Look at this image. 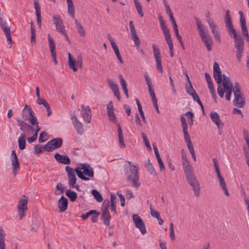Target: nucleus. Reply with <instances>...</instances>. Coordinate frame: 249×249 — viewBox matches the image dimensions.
Returning a JSON list of instances; mask_svg holds the SVG:
<instances>
[{"mask_svg":"<svg viewBox=\"0 0 249 249\" xmlns=\"http://www.w3.org/2000/svg\"><path fill=\"white\" fill-rule=\"evenodd\" d=\"M224 21L229 35L234 38V46L236 50V57L238 62H240L244 52V41L241 36L236 34L231 22L229 10L226 11Z\"/></svg>","mask_w":249,"mask_h":249,"instance_id":"obj_1","label":"nucleus"},{"mask_svg":"<svg viewBox=\"0 0 249 249\" xmlns=\"http://www.w3.org/2000/svg\"><path fill=\"white\" fill-rule=\"evenodd\" d=\"M195 19L201 39L206 46L207 50L210 51L212 49L213 40L211 37L205 31V27L199 19L196 17H195Z\"/></svg>","mask_w":249,"mask_h":249,"instance_id":"obj_2","label":"nucleus"},{"mask_svg":"<svg viewBox=\"0 0 249 249\" xmlns=\"http://www.w3.org/2000/svg\"><path fill=\"white\" fill-rule=\"evenodd\" d=\"M75 172L80 179L87 181L89 180V178L86 177L83 175V173L86 176L92 178L94 176V171L92 167L88 163H81L75 169Z\"/></svg>","mask_w":249,"mask_h":249,"instance_id":"obj_3","label":"nucleus"},{"mask_svg":"<svg viewBox=\"0 0 249 249\" xmlns=\"http://www.w3.org/2000/svg\"><path fill=\"white\" fill-rule=\"evenodd\" d=\"M129 171L130 175L128 176L127 180L131 181L132 186L136 188L139 187L140 185V182L138 174V167L136 165H130Z\"/></svg>","mask_w":249,"mask_h":249,"instance_id":"obj_4","label":"nucleus"},{"mask_svg":"<svg viewBox=\"0 0 249 249\" xmlns=\"http://www.w3.org/2000/svg\"><path fill=\"white\" fill-rule=\"evenodd\" d=\"M186 178L187 183L192 187L195 195L196 196H199L200 193V184L195 174Z\"/></svg>","mask_w":249,"mask_h":249,"instance_id":"obj_5","label":"nucleus"},{"mask_svg":"<svg viewBox=\"0 0 249 249\" xmlns=\"http://www.w3.org/2000/svg\"><path fill=\"white\" fill-rule=\"evenodd\" d=\"M28 197L26 196L23 195L18 202L17 207L20 219H21L24 216L25 212L28 209Z\"/></svg>","mask_w":249,"mask_h":249,"instance_id":"obj_6","label":"nucleus"},{"mask_svg":"<svg viewBox=\"0 0 249 249\" xmlns=\"http://www.w3.org/2000/svg\"><path fill=\"white\" fill-rule=\"evenodd\" d=\"M62 139L60 138H56L53 139L45 145L44 148L48 151H52L54 149L59 148L62 144Z\"/></svg>","mask_w":249,"mask_h":249,"instance_id":"obj_7","label":"nucleus"},{"mask_svg":"<svg viewBox=\"0 0 249 249\" xmlns=\"http://www.w3.org/2000/svg\"><path fill=\"white\" fill-rule=\"evenodd\" d=\"M152 47L153 50L154 56L156 62V68L161 73H162L163 70L161 65V57L160 50L157 45L155 44H153Z\"/></svg>","mask_w":249,"mask_h":249,"instance_id":"obj_8","label":"nucleus"},{"mask_svg":"<svg viewBox=\"0 0 249 249\" xmlns=\"http://www.w3.org/2000/svg\"><path fill=\"white\" fill-rule=\"evenodd\" d=\"M65 170L67 173L68 178V184L70 188H73L74 185L75 184L76 181V175L75 174V170L70 166H66Z\"/></svg>","mask_w":249,"mask_h":249,"instance_id":"obj_9","label":"nucleus"},{"mask_svg":"<svg viewBox=\"0 0 249 249\" xmlns=\"http://www.w3.org/2000/svg\"><path fill=\"white\" fill-rule=\"evenodd\" d=\"M133 220L135 223V227L138 228L142 234L146 232L144 223L141 218L137 214L133 215Z\"/></svg>","mask_w":249,"mask_h":249,"instance_id":"obj_10","label":"nucleus"},{"mask_svg":"<svg viewBox=\"0 0 249 249\" xmlns=\"http://www.w3.org/2000/svg\"><path fill=\"white\" fill-rule=\"evenodd\" d=\"M210 117L212 121L216 125L218 129V133L221 135L222 128L224 126L223 123L221 122L219 115L214 111H212L210 113Z\"/></svg>","mask_w":249,"mask_h":249,"instance_id":"obj_11","label":"nucleus"},{"mask_svg":"<svg viewBox=\"0 0 249 249\" xmlns=\"http://www.w3.org/2000/svg\"><path fill=\"white\" fill-rule=\"evenodd\" d=\"M213 77L215 80L218 84H220L222 81L223 75L218 64L217 62H214L213 65Z\"/></svg>","mask_w":249,"mask_h":249,"instance_id":"obj_12","label":"nucleus"},{"mask_svg":"<svg viewBox=\"0 0 249 249\" xmlns=\"http://www.w3.org/2000/svg\"><path fill=\"white\" fill-rule=\"evenodd\" d=\"M31 124L33 126H35L36 127V130L34 135L32 137L27 139V141L29 143H32L36 140L37 137L38 132L41 129L40 127L38 125L37 120L34 117H32V118L31 119Z\"/></svg>","mask_w":249,"mask_h":249,"instance_id":"obj_13","label":"nucleus"},{"mask_svg":"<svg viewBox=\"0 0 249 249\" xmlns=\"http://www.w3.org/2000/svg\"><path fill=\"white\" fill-rule=\"evenodd\" d=\"M109 201L107 200V204H109ZM109 205H108L106 208L103 211L101 215V220L103 221L104 224L107 226L110 225V221L111 216L109 212L108 207Z\"/></svg>","mask_w":249,"mask_h":249,"instance_id":"obj_14","label":"nucleus"},{"mask_svg":"<svg viewBox=\"0 0 249 249\" xmlns=\"http://www.w3.org/2000/svg\"><path fill=\"white\" fill-rule=\"evenodd\" d=\"M82 109V115L87 123H89L91 119V111L89 106L86 107L84 105L81 107Z\"/></svg>","mask_w":249,"mask_h":249,"instance_id":"obj_15","label":"nucleus"},{"mask_svg":"<svg viewBox=\"0 0 249 249\" xmlns=\"http://www.w3.org/2000/svg\"><path fill=\"white\" fill-rule=\"evenodd\" d=\"M68 57H69V63L68 65L70 68L72 69L74 71H77L78 68L76 67V64L79 67L81 68L82 66V61L81 58H80V60H77L76 61L74 59H72L71 57V55L70 53H68Z\"/></svg>","mask_w":249,"mask_h":249,"instance_id":"obj_16","label":"nucleus"},{"mask_svg":"<svg viewBox=\"0 0 249 249\" xmlns=\"http://www.w3.org/2000/svg\"><path fill=\"white\" fill-rule=\"evenodd\" d=\"M53 22L55 24L56 30L59 33H61L65 30L61 18L59 15L54 16L53 17Z\"/></svg>","mask_w":249,"mask_h":249,"instance_id":"obj_17","label":"nucleus"},{"mask_svg":"<svg viewBox=\"0 0 249 249\" xmlns=\"http://www.w3.org/2000/svg\"><path fill=\"white\" fill-rule=\"evenodd\" d=\"M48 38L49 40V45L50 49L51 55L53 58L55 64L56 65L57 64V62L56 60L55 43L53 40V38L49 34L48 35Z\"/></svg>","mask_w":249,"mask_h":249,"instance_id":"obj_18","label":"nucleus"},{"mask_svg":"<svg viewBox=\"0 0 249 249\" xmlns=\"http://www.w3.org/2000/svg\"><path fill=\"white\" fill-rule=\"evenodd\" d=\"M129 24L130 26V33L133 41H134V43L136 46L139 47L141 44V41L136 34V31L133 24V22L132 21H130Z\"/></svg>","mask_w":249,"mask_h":249,"instance_id":"obj_19","label":"nucleus"},{"mask_svg":"<svg viewBox=\"0 0 249 249\" xmlns=\"http://www.w3.org/2000/svg\"><path fill=\"white\" fill-rule=\"evenodd\" d=\"M71 119L72 124L76 130L77 133L80 135H83L84 133V129L82 124L78 121L77 118L75 115H73Z\"/></svg>","mask_w":249,"mask_h":249,"instance_id":"obj_20","label":"nucleus"},{"mask_svg":"<svg viewBox=\"0 0 249 249\" xmlns=\"http://www.w3.org/2000/svg\"><path fill=\"white\" fill-rule=\"evenodd\" d=\"M107 114L109 120L111 121L116 122V117L114 112V107L113 102L110 101L107 105Z\"/></svg>","mask_w":249,"mask_h":249,"instance_id":"obj_21","label":"nucleus"},{"mask_svg":"<svg viewBox=\"0 0 249 249\" xmlns=\"http://www.w3.org/2000/svg\"><path fill=\"white\" fill-rule=\"evenodd\" d=\"M1 28L6 37L8 44H12V40L11 36V31L10 28L8 26L6 21L0 25Z\"/></svg>","mask_w":249,"mask_h":249,"instance_id":"obj_22","label":"nucleus"},{"mask_svg":"<svg viewBox=\"0 0 249 249\" xmlns=\"http://www.w3.org/2000/svg\"><path fill=\"white\" fill-rule=\"evenodd\" d=\"M16 121L17 122L18 125L20 127V129L21 131L24 132L27 129L31 131L34 130V128L32 125H31L27 124L21 119L18 118L16 119Z\"/></svg>","mask_w":249,"mask_h":249,"instance_id":"obj_23","label":"nucleus"},{"mask_svg":"<svg viewBox=\"0 0 249 249\" xmlns=\"http://www.w3.org/2000/svg\"><path fill=\"white\" fill-rule=\"evenodd\" d=\"M182 167L186 178L195 174L189 161L183 162Z\"/></svg>","mask_w":249,"mask_h":249,"instance_id":"obj_24","label":"nucleus"},{"mask_svg":"<svg viewBox=\"0 0 249 249\" xmlns=\"http://www.w3.org/2000/svg\"><path fill=\"white\" fill-rule=\"evenodd\" d=\"M58 207L59 208V212L62 213L65 212L68 207V201L67 198L62 196L58 200Z\"/></svg>","mask_w":249,"mask_h":249,"instance_id":"obj_25","label":"nucleus"},{"mask_svg":"<svg viewBox=\"0 0 249 249\" xmlns=\"http://www.w3.org/2000/svg\"><path fill=\"white\" fill-rule=\"evenodd\" d=\"M55 159L59 163L64 164H69L71 163V160L67 155H62L57 153L54 154Z\"/></svg>","mask_w":249,"mask_h":249,"instance_id":"obj_26","label":"nucleus"},{"mask_svg":"<svg viewBox=\"0 0 249 249\" xmlns=\"http://www.w3.org/2000/svg\"><path fill=\"white\" fill-rule=\"evenodd\" d=\"M144 77L146 82L147 85L148 87V90L151 97H152V101L157 99L154 91L152 87L151 81L148 76L147 72H145L144 74Z\"/></svg>","mask_w":249,"mask_h":249,"instance_id":"obj_27","label":"nucleus"},{"mask_svg":"<svg viewBox=\"0 0 249 249\" xmlns=\"http://www.w3.org/2000/svg\"><path fill=\"white\" fill-rule=\"evenodd\" d=\"M209 26L211 29L212 33L213 34L215 40L218 42L221 41L220 36L218 31V28L214 23H209Z\"/></svg>","mask_w":249,"mask_h":249,"instance_id":"obj_28","label":"nucleus"},{"mask_svg":"<svg viewBox=\"0 0 249 249\" xmlns=\"http://www.w3.org/2000/svg\"><path fill=\"white\" fill-rule=\"evenodd\" d=\"M233 104L237 107L241 108L245 105L244 99L242 94L234 95Z\"/></svg>","mask_w":249,"mask_h":249,"instance_id":"obj_29","label":"nucleus"},{"mask_svg":"<svg viewBox=\"0 0 249 249\" xmlns=\"http://www.w3.org/2000/svg\"><path fill=\"white\" fill-rule=\"evenodd\" d=\"M35 8L36 10V21L37 25L39 27L41 26V17L40 11V6L38 0H35L34 2Z\"/></svg>","mask_w":249,"mask_h":249,"instance_id":"obj_30","label":"nucleus"},{"mask_svg":"<svg viewBox=\"0 0 249 249\" xmlns=\"http://www.w3.org/2000/svg\"><path fill=\"white\" fill-rule=\"evenodd\" d=\"M119 146L120 148L125 147V144L124 142L123 132L119 124H117Z\"/></svg>","mask_w":249,"mask_h":249,"instance_id":"obj_31","label":"nucleus"},{"mask_svg":"<svg viewBox=\"0 0 249 249\" xmlns=\"http://www.w3.org/2000/svg\"><path fill=\"white\" fill-rule=\"evenodd\" d=\"M27 113L28 115H27L26 112H23L22 116L24 120L29 121L30 123L31 119L32 118V117L35 118L36 120H37L36 117L34 115V113L31 108H29V111H27Z\"/></svg>","mask_w":249,"mask_h":249,"instance_id":"obj_32","label":"nucleus"},{"mask_svg":"<svg viewBox=\"0 0 249 249\" xmlns=\"http://www.w3.org/2000/svg\"><path fill=\"white\" fill-rule=\"evenodd\" d=\"M74 21L77 32L80 36L84 37L86 36V30L84 28L76 19H75Z\"/></svg>","mask_w":249,"mask_h":249,"instance_id":"obj_33","label":"nucleus"},{"mask_svg":"<svg viewBox=\"0 0 249 249\" xmlns=\"http://www.w3.org/2000/svg\"><path fill=\"white\" fill-rule=\"evenodd\" d=\"M222 86L224 89H227L229 88H232V83L230 79L228 77L225 76L223 75L222 77Z\"/></svg>","mask_w":249,"mask_h":249,"instance_id":"obj_34","label":"nucleus"},{"mask_svg":"<svg viewBox=\"0 0 249 249\" xmlns=\"http://www.w3.org/2000/svg\"><path fill=\"white\" fill-rule=\"evenodd\" d=\"M26 135L25 133H22L20 137L18 138V143L19 148L20 150H23L25 147L26 144Z\"/></svg>","mask_w":249,"mask_h":249,"instance_id":"obj_35","label":"nucleus"},{"mask_svg":"<svg viewBox=\"0 0 249 249\" xmlns=\"http://www.w3.org/2000/svg\"><path fill=\"white\" fill-rule=\"evenodd\" d=\"M65 194L66 196L69 197L70 201L72 202L75 201L77 197V194L73 191L71 190V189L67 190L65 192Z\"/></svg>","mask_w":249,"mask_h":249,"instance_id":"obj_36","label":"nucleus"},{"mask_svg":"<svg viewBox=\"0 0 249 249\" xmlns=\"http://www.w3.org/2000/svg\"><path fill=\"white\" fill-rule=\"evenodd\" d=\"M5 232L2 227L0 226V249H5Z\"/></svg>","mask_w":249,"mask_h":249,"instance_id":"obj_37","label":"nucleus"},{"mask_svg":"<svg viewBox=\"0 0 249 249\" xmlns=\"http://www.w3.org/2000/svg\"><path fill=\"white\" fill-rule=\"evenodd\" d=\"M239 14L240 16V22L241 23V27L242 31L248 29L246 25V19L243 12L240 11L239 12Z\"/></svg>","mask_w":249,"mask_h":249,"instance_id":"obj_38","label":"nucleus"},{"mask_svg":"<svg viewBox=\"0 0 249 249\" xmlns=\"http://www.w3.org/2000/svg\"><path fill=\"white\" fill-rule=\"evenodd\" d=\"M12 165L13 166V172L14 176H16V170L20 168L18 158L15 159H11Z\"/></svg>","mask_w":249,"mask_h":249,"instance_id":"obj_39","label":"nucleus"},{"mask_svg":"<svg viewBox=\"0 0 249 249\" xmlns=\"http://www.w3.org/2000/svg\"><path fill=\"white\" fill-rule=\"evenodd\" d=\"M116 196L114 194L111 195L110 197V210L112 212H114L116 213V207H115V200Z\"/></svg>","mask_w":249,"mask_h":249,"instance_id":"obj_40","label":"nucleus"},{"mask_svg":"<svg viewBox=\"0 0 249 249\" xmlns=\"http://www.w3.org/2000/svg\"><path fill=\"white\" fill-rule=\"evenodd\" d=\"M91 194L98 202H101L103 200V198L102 195L99 193V192L97 190L95 189L92 190L91 191Z\"/></svg>","mask_w":249,"mask_h":249,"instance_id":"obj_41","label":"nucleus"},{"mask_svg":"<svg viewBox=\"0 0 249 249\" xmlns=\"http://www.w3.org/2000/svg\"><path fill=\"white\" fill-rule=\"evenodd\" d=\"M135 6L137 9L138 13L140 14L141 17H143V13L142 10V7L141 4L138 0H134Z\"/></svg>","mask_w":249,"mask_h":249,"instance_id":"obj_42","label":"nucleus"},{"mask_svg":"<svg viewBox=\"0 0 249 249\" xmlns=\"http://www.w3.org/2000/svg\"><path fill=\"white\" fill-rule=\"evenodd\" d=\"M145 167L151 174L156 175V172L152 164L150 162V159H148L147 163L145 164Z\"/></svg>","mask_w":249,"mask_h":249,"instance_id":"obj_43","label":"nucleus"},{"mask_svg":"<svg viewBox=\"0 0 249 249\" xmlns=\"http://www.w3.org/2000/svg\"><path fill=\"white\" fill-rule=\"evenodd\" d=\"M68 12L72 18L75 19V10L73 3L68 4Z\"/></svg>","mask_w":249,"mask_h":249,"instance_id":"obj_44","label":"nucleus"},{"mask_svg":"<svg viewBox=\"0 0 249 249\" xmlns=\"http://www.w3.org/2000/svg\"><path fill=\"white\" fill-rule=\"evenodd\" d=\"M232 91L234 95L241 94V87L238 83L236 82L234 83V85H232Z\"/></svg>","mask_w":249,"mask_h":249,"instance_id":"obj_45","label":"nucleus"},{"mask_svg":"<svg viewBox=\"0 0 249 249\" xmlns=\"http://www.w3.org/2000/svg\"><path fill=\"white\" fill-rule=\"evenodd\" d=\"M64 187H63V185L61 183H58L56 185V190L54 192L55 195H59L61 194H62L64 192Z\"/></svg>","mask_w":249,"mask_h":249,"instance_id":"obj_46","label":"nucleus"},{"mask_svg":"<svg viewBox=\"0 0 249 249\" xmlns=\"http://www.w3.org/2000/svg\"><path fill=\"white\" fill-rule=\"evenodd\" d=\"M136 103H137V104L138 106V110H139V113L140 114V115H141L143 122L146 123V120H145V118L142 109V106L140 104V102L138 99H136Z\"/></svg>","mask_w":249,"mask_h":249,"instance_id":"obj_47","label":"nucleus"},{"mask_svg":"<svg viewBox=\"0 0 249 249\" xmlns=\"http://www.w3.org/2000/svg\"><path fill=\"white\" fill-rule=\"evenodd\" d=\"M185 115L188 118V124L190 126H192L193 124V117L194 114L191 111H188L185 114Z\"/></svg>","mask_w":249,"mask_h":249,"instance_id":"obj_48","label":"nucleus"},{"mask_svg":"<svg viewBox=\"0 0 249 249\" xmlns=\"http://www.w3.org/2000/svg\"><path fill=\"white\" fill-rule=\"evenodd\" d=\"M245 140L248 146V148L244 147L243 149L244 154L245 155L246 160L247 161L249 160V139H246Z\"/></svg>","mask_w":249,"mask_h":249,"instance_id":"obj_49","label":"nucleus"},{"mask_svg":"<svg viewBox=\"0 0 249 249\" xmlns=\"http://www.w3.org/2000/svg\"><path fill=\"white\" fill-rule=\"evenodd\" d=\"M45 150L44 146L43 147L42 145H36L34 147L35 153L39 155L41 153L44 152Z\"/></svg>","mask_w":249,"mask_h":249,"instance_id":"obj_50","label":"nucleus"},{"mask_svg":"<svg viewBox=\"0 0 249 249\" xmlns=\"http://www.w3.org/2000/svg\"><path fill=\"white\" fill-rule=\"evenodd\" d=\"M107 82L109 86L110 87L112 91L114 92L115 90L119 89V88L116 84L111 79H107Z\"/></svg>","mask_w":249,"mask_h":249,"instance_id":"obj_51","label":"nucleus"},{"mask_svg":"<svg viewBox=\"0 0 249 249\" xmlns=\"http://www.w3.org/2000/svg\"><path fill=\"white\" fill-rule=\"evenodd\" d=\"M185 89L186 92L190 95H191V94H193V93L196 92V91L193 89L190 81H189L188 85L187 84H186Z\"/></svg>","mask_w":249,"mask_h":249,"instance_id":"obj_52","label":"nucleus"},{"mask_svg":"<svg viewBox=\"0 0 249 249\" xmlns=\"http://www.w3.org/2000/svg\"><path fill=\"white\" fill-rule=\"evenodd\" d=\"M48 136V134L45 131L42 132L39 137L38 141L40 143H42L46 141H47V139L46 137Z\"/></svg>","mask_w":249,"mask_h":249,"instance_id":"obj_53","label":"nucleus"},{"mask_svg":"<svg viewBox=\"0 0 249 249\" xmlns=\"http://www.w3.org/2000/svg\"><path fill=\"white\" fill-rule=\"evenodd\" d=\"M224 89H225V92H226L225 98L227 100L230 101L231 100V97L232 91V88Z\"/></svg>","mask_w":249,"mask_h":249,"instance_id":"obj_54","label":"nucleus"},{"mask_svg":"<svg viewBox=\"0 0 249 249\" xmlns=\"http://www.w3.org/2000/svg\"><path fill=\"white\" fill-rule=\"evenodd\" d=\"M97 213V211L96 210H92L89 211V212H88V213H87L85 214H83L81 216V217L83 220H85V219H86L87 218H88L90 215H93V214H94V213Z\"/></svg>","mask_w":249,"mask_h":249,"instance_id":"obj_55","label":"nucleus"},{"mask_svg":"<svg viewBox=\"0 0 249 249\" xmlns=\"http://www.w3.org/2000/svg\"><path fill=\"white\" fill-rule=\"evenodd\" d=\"M150 213L152 216L156 218L157 219L160 217V213L158 211L154 210L152 206L151 205L150 207Z\"/></svg>","mask_w":249,"mask_h":249,"instance_id":"obj_56","label":"nucleus"},{"mask_svg":"<svg viewBox=\"0 0 249 249\" xmlns=\"http://www.w3.org/2000/svg\"><path fill=\"white\" fill-rule=\"evenodd\" d=\"M119 78L120 79V83L122 86L123 90H124L125 89H127V84L126 83L124 80V79L123 78V76L121 74H119Z\"/></svg>","mask_w":249,"mask_h":249,"instance_id":"obj_57","label":"nucleus"},{"mask_svg":"<svg viewBox=\"0 0 249 249\" xmlns=\"http://www.w3.org/2000/svg\"><path fill=\"white\" fill-rule=\"evenodd\" d=\"M220 185L221 186V189L223 191V192L224 193V194L226 196H230V194H229V191H228V189L227 188V185H226V184L225 182L224 183H223L220 184Z\"/></svg>","mask_w":249,"mask_h":249,"instance_id":"obj_58","label":"nucleus"},{"mask_svg":"<svg viewBox=\"0 0 249 249\" xmlns=\"http://www.w3.org/2000/svg\"><path fill=\"white\" fill-rule=\"evenodd\" d=\"M164 5L165 7V11L166 14L169 16H170L171 15H173V14L172 13V11L170 9L169 5L168 3L165 0H164Z\"/></svg>","mask_w":249,"mask_h":249,"instance_id":"obj_59","label":"nucleus"},{"mask_svg":"<svg viewBox=\"0 0 249 249\" xmlns=\"http://www.w3.org/2000/svg\"><path fill=\"white\" fill-rule=\"evenodd\" d=\"M209 88L210 92L212 93L213 96H215V92L214 89L213 81L208 83Z\"/></svg>","mask_w":249,"mask_h":249,"instance_id":"obj_60","label":"nucleus"},{"mask_svg":"<svg viewBox=\"0 0 249 249\" xmlns=\"http://www.w3.org/2000/svg\"><path fill=\"white\" fill-rule=\"evenodd\" d=\"M225 92V89L221 86H218L217 88V93L221 98H223Z\"/></svg>","mask_w":249,"mask_h":249,"instance_id":"obj_61","label":"nucleus"},{"mask_svg":"<svg viewBox=\"0 0 249 249\" xmlns=\"http://www.w3.org/2000/svg\"><path fill=\"white\" fill-rule=\"evenodd\" d=\"M114 51L115 54H116L117 58L118 59L119 62H120V63L123 64L124 62H123V59L121 56V54L120 53L119 49L118 48L116 49Z\"/></svg>","mask_w":249,"mask_h":249,"instance_id":"obj_62","label":"nucleus"},{"mask_svg":"<svg viewBox=\"0 0 249 249\" xmlns=\"http://www.w3.org/2000/svg\"><path fill=\"white\" fill-rule=\"evenodd\" d=\"M157 159L159 164L160 170H164L165 169V167L160 157L157 158Z\"/></svg>","mask_w":249,"mask_h":249,"instance_id":"obj_63","label":"nucleus"},{"mask_svg":"<svg viewBox=\"0 0 249 249\" xmlns=\"http://www.w3.org/2000/svg\"><path fill=\"white\" fill-rule=\"evenodd\" d=\"M167 43L169 46V48L173 47V43L171 36L165 38Z\"/></svg>","mask_w":249,"mask_h":249,"instance_id":"obj_64","label":"nucleus"}]
</instances>
